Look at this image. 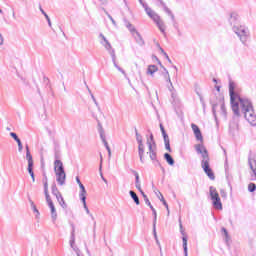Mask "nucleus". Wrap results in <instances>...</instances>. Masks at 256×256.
I'll return each mask as SVG.
<instances>
[{"label":"nucleus","instance_id":"f257e3e1","mask_svg":"<svg viewBox=\"0 0 256 256\" xmlns=\"http://www.w3.org/2000/svg\"><path fill=\"white\" fill-rule=\"evenodd\" d=\"M229 93H230V103L232 107V111L236 117L241 115L239 111V107L241 112L243 113L246 121L252 125V127L256 126V114L255 109H253V102L248 98H243L239 96V94L235 93V82H229Z\"/></svg>","mask_w":256,"mask_h":256},{"label":"nucleus","instance_id":"f03ea898","mask_svg":"<svg viewBox=\"0 0 256 256\" xmlns=\"http://www.w3.org/2000/svg\"><path fill=\"white\" fill-rule=\"evenodd\" d=\"M196 153L198 155H201L202 161H201V167L206 173V175L209 177L211 181H215V173H213V169H211V166L209 165V152L207 151V148L203 144H196L195 145Z\"/></svg>","mask_w":256,"mask_h":256},{"label":"nucleus","instance_id":"7ed1b4c3","mask_svg":"<svg viewBox=\"0 0 256 256\" xmlns=\"http://www.w3.org/2000/svg\"><path fill=\"white\" fill-rule=\"evenodd\" d=\"M233 33L237 35L242 45H247V41L251 38V32L249 28L244 25H234L232 27Z\"/></svg>","mask_w":256,"mask_h":256},{"label":"nucleus","instance_id":"20e7f679","mask_svg":"<svg viewBox=\"0 0 256 256\" xmlns=\"http://www.w3.org/2000/svg\"><path fill=\"white\" fill-rule=\"evenodd\" d=\"M54 171L58 185L63 186L67 179V174H65V167H63V162L61 160L56 159L54 161Z\"/></svg>","mask_w":256,"mask_h":256},{"label":"nucleus","instance_id":"39448f33","mask_svg":"<svg viewBox=\"0 0 256 256\" xmlns=\"http://www.w3.org/2000/svg\"><path fill=\"white\" fill-rule=\"evenodd\" d=\"M145 12L150 17L151 20L156 23L158 29L161 31V33H165V23L161 20V17L155 13L150 7L145 9Z\"/></svg>","mask_w":256,"mask_h":256},{"label":"nucleus","instance_id":"423d86ee","mask_svg":"<svg viewBox=\"0 0 256 256\" xmlns=\"http://www.w3.org/2000/svg\"><path fill=\"white\" fill-rule=\"evenodd\" d=\"M209 190L214 209H223V204L221 203V198L219 197L217 189L213 186H210Z\"/></svg>","mask_w":256,"mask_h":256},{"label":"nucleus","instance_id":"0eeeda50","mask_svg":"<svg viewBox=\"0 0 256 256\" xmlns=\"http://www.w3.org/2000/svg\"><path fill=\"white\" fill-rule=\"evenodd\" d=\"M26 160L28 161V173L33 181L35 183V172H33V155H31V151L29 150V144H26Z\"/></svg>","mask_w":256,"mask_h":256},{"label":"nucleus","instance_id":"6e6552de","mask_svg":"<svg viewBox=\"0 0 256 256\" xmlns=\"http://www.w3.org/2000/svg\"><path fill=\"white\" fill-rule=\"evenodd\" d=\"M99 38L103 40L100 43L101 45H103L106 51H108V53L111 55L112 61H115V59H117V56L115 55V49H113V46H111V43L109 42V40H107V38L105 37V35H103V33H100Z\"/></svg>","mask_w":256,"mask_h":256},{"label":"nucleus","instance_id":"1a4fd4ad","mask_svg":"<svg viewBox=\"0 0 256 256\" xmlns=\"http://www.w3.org/2000/svg\"><path fill=\"white\" fill-rule=\"evenodd\" d=\"M70 247L75 251L77 255L81 253V250L77 246H75V226L72 225V231H71V236H70Z\"/></svg>","mask_w":256,"mask_h":256},{"label":"nucleus","instance_id":"9d476101","mask_svg":"<svg viewBox=\"0 0 256 256\" xmlns=\"http://www.w3.org/2000/svg\"><path fill=\"white\" fill-rule=\"evenodd\" d=\"M46 202L48 203V207H50L52 221L55 223V221H57V210L55 209V204H53V200H51V198L46 199Z\"/></svg>","mask_w":256,"mask_h":256},{"label":"nucleus","instance_id":"9b49d317","mask_svg":"<svg viewBox=\"0 0 256 256\" xmlns=\"http://www.w3.org/2000/svg\"><path fill=\"white\" fill-rule=\"evenodd\" d=\"M149 135H146L147 141L146 144L148 145V149L154 148L157 149V144L155 143V138L153 136V133L151 132V130H148Z\"/></svg>","mask_w":256,"mask_h":256},{"label":"nucleus","instance_id":"f8f14e48","mask_svg":"<svg viewBox=\"0 0 256 256\" xmlns=\"http://www.w3.org/2000/svg\"><path fill=\"white\" fill-rule=\"evenodd\" d=\"M154 59L157 61L158 65H160V67H162V69H164V71H166V79H167L168 83H170L169 91H173L174 87H173V83L171 82V77L169 76V71H167V68L163 67L161 60H159V58L157 56H154Z\"/></svg>","mask_w":256,"mask_h":256},{"label":"nucleus","instance_id":"ddd939ff","mask_svg":"<svg viewBox=\"0 0 256 256\" xmlns=\"http://www.w3.org/2000/svg\"><path fill=\"white\" fill-rule=\"evenodd\" d=\"M191 127L197 141L203 143V134L201 133V129H199V126H197L196 124H191Z\"/></svg>","mask_w":256,"mask_h":256},{"label":"nucleus","instance_id":"4468645a","mask_svg":"<svg viewBox=\"0 0 256 256\" xmlns=\"http://www.w3.org/2000/svg\"><path fill=\"white\" fill-rule=\"evenodd\" d=\"M99 133H100L101 141L103 142L104 146L106 147L109 157H111V148L109 147V143H107V139L105 138V132L103 131V128L99 129Z\"/></svg>","mask_w":256,"mask_h":256},{"label":"nucleus","instance_id":"2eb2a0df","mask_svg":"<svg viewBox=\"0 0 256 256\" xmlns=\"http://www.w3.org/2000/svg\"><path fill=\"white\" fill-rule=\"evenodd\" d=\"M162 137L164 139V145H165L166 151H169V153H171V142L169 140V135L167 134V132L163 131Z\"/></svg>","mask_w":256,"mask_h":256},{"label":"nucleus","instance_id":"dca6fc26","mask_svg":"<svg viewBox=\"0 0 256 256\" xmlns=\"http://www.w3.org/2000/svg\"><path fill=\"white\" fill-rule=\"evenodd\" d=\"M132 37H134L136 43L140 45V47H143V45H145V40H143V36H141V33H139L138 31H136V33H134Z\"/></svg>","mask_w":256,"mask_h":256},{"label":"nucleus","instance_id":"f3484780","mask_svg":"<svg viewBox=\"0 0 256 256\" xmlns=\"http://www.w3.org/2000/svg\"><path fill=\"white\" fill-rule=\"evenodd\" d=\"M138 155L140 157V163H145V159L143 158L145 155V144H138Z\"/></svg>","mask_w":256,"mask_h":256},{"label":"nucleus","instance_id":"a211bd4d","mask_svg":"<svg viewBox=\"0 0 256 256\" xmlns=\"http://www.w3.org/2000/svg\"><path fill=\"white\" fill-rule=\"evenodd\" d=\"M150 209L152 211V215H153V235L156 236V233H155V228H157V210H155V207L153 206H150Z\"/></svg>","mask_w":256,"mask_h":256},{"label":"nucleus","instance_id":"6ab92c4d","mask_svg":"<svg viewBox=\"0 0 256 256\" xmlns=\"http://www.w3.org/2000/svg\"><path fill=\"white\" fill-rule=\"evenodd\" d=\"M230 25L233 27L234 25H237L239 23V15L235 12L230 14V19H229Z\"/></svg>","mask_w":256,"mask_h":256},{"label":"nucleus","instance_id":"aec40b11","mask_svg":"<svg viewBox=\"0 0 256 256\" xmlns=\"http://www.w3.org/2000/svg\"><path fill=\"white\" fill-rule=\"evenodd\" d=\"M248 163L250 165V169L252 170V173L255 178L252 179V181L256 180V160L249 158Z\"/></svg>","mask_w":256,"mask_h":256},{"label":"nucleus","instance_id":"412c9836","mask_svg":"<svg viewBox=\"0 0 256 256\" xmlns=\"http://www.w3.org/2000/svg\"><path fill=\"white\" fill-rule=\"evenodd\" d=\"M79 187H80L79 198L81 201H85V199H87V190L85 189V186L83 184H79Z\"/></svg>","mask_w":256,"mask_h":256},{"label":"nucleus","instance_id":"4be33fe9","mask_svg":"<svg viewBox=\"0 0 256 256\" xmlns=\"http://www.w3.org/2000/svg\"><path fill=\"white\" fill-rule=\"evenodd\" d=\"M124 25H125V27L128 28L131 35H135V33L137 32V29L134 28L133 24H131V22H129V20L124 19Z\"/></svg>","mask_w":256,"mask_h":256},{"label":"nucleus","instance_id":"5701e85b","mask_svg":"<svg viewBox=\"0 0 256 256\" xmlns=\"http://www.w3.org/2000/svg\"><path fill=\"white\" fill-rule=\"evenodd\" d=\"M134 177H135V187L141 193L143 189H141V181L139 180V173H137V171H134Z\"/></svg>","mask_w":256,"mask_h":256},{"label":"nucleus","instance_id":"b1692460","mask_svg":"<svg viewBox=\"0 0 256 256\" xmlns=\"http://www.w3.org/2000/svg\"><path fill=\"white\" fill-rule=\"evenodd\" d=\"M148 153L151 161H155L157 159V148H148Z\"/></svg>","mask_w":256,"mask_h":256},{"label":"nucleus","instance_id":"393cba45","mask_svg":"<svg viewBox=\"0 0 256 256\" xmlns=\"http://www.w3.org/2000/svg\"><path fill=\"white\" fill-rule=\"evenodd\" d=\"M56 199L62 209H67V203H65V199L63 198V195L56 196Z\"/></svg>","mask_w":256,"mask_h":256},{"label":"nucleus","instance_id":"a878e982","mask_svg":"<svg viewBox=\"0 0 256 256\" xmlns=\"http://www.w3.org/2000/svg\"><path fill=\"white\" fill-rule=\"evenodd\" d=\"M102 169H103V154L100 153V166H99L100 176H101L102 181H104V183L107 184V180H106L105 176H103Z\"/></svg>","mask_w":256,"mask_h":256},{"label":"nucleus","instance_id":"bb28decb","mask_svg":"<svg viewBox=\"0 0 256 256\" xmlns=\"http://www.w3.org/2000/svg\"><path fill=\"white\" fill-rule=\"evenodd\" d=\"M164 159L168 163V165H171V166L175 165V160L173 159V156H171V154L165 153Z\"/></svg>","mask_w":256,"mask_h":256},{"label":"nucleus","instance_id":"cd10ccee","mask_svg":"<svg viewBox=\"0 0 256 256\" xmlns=\"http://www.w3.org/2000/svg\"><path fill=\"white\" fill-rule=\"evenodd\" d=\"M129 195L133 199V201L136 205H140L141 202L139 201V196H137V193H135V191L130 190Z\"/></svg>","mask_w":256,"mask_h":256},{"label":"nucleus","instance_id":"c85d7f7f","mask_svg":"<svg viewBox=\"0 0 256 256\" xmlns=\"http://www.w3.org/2000/svg\"><path fill=\"white\" fill-rule=\"evenodd\" d=\"M83 203V207L87 213V215H89V217H91L92 221H95V217L93 216V214H91V211H89V207H87V199L81 200Z\"/></svg>","mask_w":256,"mask_h":256},{"label":"nucleus","instance_id":"c756f323","mask_svg":"<svg viewBox=\"0 0 256 256\" xmlns=\"http://www.w3.org/2000/svg\"><path fill=\"white\" fill-rule=\"evenodd\" d=\"M28 201L31 205L32 211L36 214V217H39V215H41V213H39V210L37 209V206L35 205V202H33V200H31V198H28Z\"/></svg>","mask_w":256,"mask_h":256},{"label":"nucleus","instance_id":"7c9ffc66","mask_svg":"<svg viewBox=\"0 0 256 256\" xmlns=\"http://www.w3.org/2000/svg\"><path fill=\"white\" fill-rule=\"evenodd\" d=\"M157 197L158 199H160L161 203H163L164 207L167 209L169 213V204H167V201L165 200V197H163V194L161 192H158Z\"/></svg>","mask_w":256,"mask_h":256},{"label":"nucleus","instance_id":"2f4dec72","mask_svg":"<svg viewBox=\"0 0 256 256\" xmlns=\"http://www.w3.org/2000/svg\"><path fill=\"white\" fill-rule=\"evenodd\" d=\"M157 71H159V68L156 65H149L148 66L147 73L149 75H153V74L157 73Z\"/></svg>","mask_w":256,"mask_h":256},{"label":"nucleus","instance_id":"473e14b6","mask_svg":"<svg viewBox=\"0 0 256 256\" xmlns=\"http://www.w3.org/2000/svg\"><path fill=\"white\" fill-rule=\"evenodd\" d=\"M114 67L120 72L122 73V75H124V77H126L127 79V73L125 72V70H123V68H121L119 65H117V59H114V61H112Z\"/></svg>","mask_w":256,"mask_h":256},{"label":"nucleus","instance_id":"72a5a7b5","mask_svg":"<svg viewBox=\"0 0 256 256\" xmlns=\"http://www.w3.org/2000/svg\"><path fill=\"white\" fill-rule=\"evenodd\" d=\"M39 9L42 15H44L45 19L47 20L49 27H51V18H49V15L47 14V12H45V10H43V7L41 5H39Z\"/></svg>","mask_w":256,"mask_h":256},{"label":"nucleus","instance_id":"f704fd0d","mask_svg":"<svg viewBox=\"0 0 256 256\" xmlns=\"http://www.w3.org/2000/svg\"><path fill=\"white\" fill-rule=\"evenodd\" d=\"M51 191H52V195H54V197H58L59 195H61V192H59V189L57 188V184H52L51 186Z\"/></svg>","mask_w":256,"mask_h":256},{"label":"nucleus","instance_id":"c9c22d12","mask_svg":"<svg viewBox=\"0 0 256 256\" xmlns=\"http://www.w3.org/2000/svg\"><path fill=\"white\" fill-rule=\"evenodd\" d=\"M44 184V195L46 199H51V196L49 195V182H43Z\"/></svg>","mask_w":256,"mask_h":256},{"label":"nucleus","instance_id":"e433bc0d","mask_svg":"<svg viewBox=\"0 0 256 256\" xmlns=\"http://www.w3.org/2000/svg\"><path fill=\"white\" fill-rule=\"evenodd\" d=\"M182 242H183L184 256H189L188 249H187V236L182 237Z\"/></svg>","mask_w":256,"mask_h":256},{"label":"nucleus","instance_id":"4c0bfd02","mask_svg":"<svg viewBox=\"0 0 256 256\" xmlns=\"http://www.w3.org/2000/svg\"><path fill=\"white\" fill-rule=\"evenodd\" d=\"M135 135H136V141H137L138 145H142L143 144V136L141 134H139V131L137 130V128H135Z\"/></svg>","mask_w":256,"mask_h":256},{"label":"nucleus","instance_id":"58836bf2","mask_svg":"<svg viewBox=\"0 0 256 256\" xmlns=\"http://www.w3.org/2000/svg\"><path fill=\"white\" fill-rule=\"evenodd\" d=\"M165 13H167V15L171 16L172 21H175V15H173V12H171V10L167 7V4H164V6H162Z\"/></svg>","mask_w":256,"mask_h":256},{"label":"nucleus","instance_id":"ea45409f","mask_svg":"<svg viewBox=\"0 0 256 256\" xmlns=\"http://www.w3.org/2000/svg\"><path fill=\"white\" fill-rule=\"evenodd\" d=\"M140 193H141V195H142V197H143V199H144L146 205H147L148 207H150V208L153 207V205L151 204V201H149V198L145 195V192H144V191H141Z\"/></svg>","mask_w":256,"mask_h":256},{"label":"nucleus","instance_id":"a19ab883","mask_svg":"<svg viewBox=\"0 0 256 256\" xmlns=\"http://www.w3.org/2000/svg\"><path fill=\"white\" fill-rule=\"evenodd\" d=\"M220 110L222 115H227V108H225V102L220 101Z\"/></svg>","mask_w":256,"mask_h":256},{"label":"nucleus","instance_id":"79ce46f5","mask_svg":"<svg viewBox=\"0 0 256 256\" xmlns=\"http://www.w3.org/2000/svg\"><path fill=\"white\" fill-rule=\"evenodd\" d=\"M248 191H249V193H255V191H256V184L253 183V182L249 183L248 184Z\"/></svg>","mask_w":256,"mask_h":256},{"label":"nucleus","instance_id":"37998d69","mask_svg":"<svg viewBox=\"0 0 256 256\" xmlns=\"http://www.w3.org/2000/svg\"><path fill=\"white\" fill-rule=\"evenodd\" d=\"M152 163L155 167H160V169H162V171L165 172V168L161 165V162L159 161V159L152 160Z\"/></svg>","mask_w":256,"mask_h":256},{"label":"nucleus","instance_id":"c03bdc74","mask_svg":"<svg viewBox=\"0 0 256 256\" xmlns=\"http://www.w3.org/2000/svg\"><path fill=\"white\" fill-rule=\"evenodd\" d=\"M212 113L215 121H217V104H212Z\"/></svg>","mask_w":256,"mask_h":256},{"label":"nucleus","instance_id":"a18cd8bd","mask_svg":"<svg viewBox=\"0 0 256 256\" xmlns=\"http://www.w3.org/2000/svg\"><path fill=\"white\" fill-rule=\"evenodd\" d=\"M179 227L181 235L185 236V229H183V222H181V218H179Z\"/></svg>","mask_w":256,"mask_h":256},{"label":"nucleus","instance_id":"49530a36","mask_svg":"<svg viewBox=\"0 0 256 256\" xmlns=\"http://www.w3.org/2000/svg\"><path fill=\"white\" fill-rule=\"evenodd\" d=\"M10 137H12V139H14V141L19 139V136H17V133H15V132H10Z\"/></svg>","mask_w":256,"mask_h":256},{"label":"nucleus","instance_id":"de8ad7c7","mask_svg":"<svg viewBox=\"0 0 256 256\" xmlns=\"http://www.w3.org/2000/svg\"><path fill=\"white\" fill-rule=\"evenodd\" d=\"M140 5H142V7L146 10L149 8V6L147 5V3L143 2V0H138Z\"/></svg>","mask_w":256,"mask_h":256},{"label":"nucleus","instance_id":"09e8293b","mask_svg":"<svg viewBox=\"0 0 256 256\" xmlns=\"http://www.w3.org/2000/svg\"><path fill=\"white\" fill-rule=\"evenodd\" d=\"M222 233H224L227 241V239H229V232L225 228H222Z\"/></svg>","mask_w":256,"mask_h":256},{"label":"nucleus","instance_id":"8fccbe9b","mask_svg":"<svg viewBox=\"0 0 256 256\" xmlns=\"http://www.w3.org/2000/svg\"><path fill=\"white\" fill-rule=\"evenodd\" d=\"M88 91H89V94H90V97H91L93 103H94L95 101H97V99L95 98V95H93V93L91 92V89L88 88Z\"/></svg>","mask_w":256,"mask_h":256},{"label":"nucleus","instance_id":"3c124183","mask_svg":"<svg viewBox=\"0 0 256 256\" xmlns=\"http://www.w3.org/2000/svg\"><path fill=\"white\" fill-rule=\"evenodd\" d=\"M155 233H156V236L154 235L155 241H156L157 245H159V247H161V243H159V238L157 237V228H155Z\"/></svg>","mask_w":256,"mask_h":256},{"label":"nucleus","instance_id":"603ef678","mask_svg":"<svg viewBox=\"0 0 256 256\" xmlns=\"http://www.w3.org/2000/svg\"><path fill=\"white\" fill-rule=\"evenodd\" d=\"M107 16L114 25H117V22H115V19H113V16H111V14L107 13Z\"/></svg>","mask_w":256,"mask_h":256},{"label":"nucleus","instance_id":"864d4df0","mask_svg":"<svg viewBox=\"0 0 256 256\" xmlns=\"http://www.w3.org/2000/svg\"><path fill=\"white\" fill-rule=\"evenodd\" d=\"M43 183H48V178H47V174L44 172L43 173V179H42Z\"/></svg>","mask_w":256,"mask_h":256},{"label":"nucleus","instance_id":"5fc2aeb1","mask_svg":"<svg viewBox=\"0 0 256 256\" xmlns=\"http://www.w3.org/2000/svg\"><path fill=\"white\" fill-rule=\"evenodd\" d=\"M157 3H159V5H161V7H165V2L163 0H156Z\"/></svg>","mask_w":256,"mask_h":256},{"label":"nucleus","instance_id":"6e6d98bb","mask_svg":"<svg viewBox=\"0 0 256 256\" xmlns=\"http://www.w3.org/2000/svg\"><path fill=\"white\" fill-rule=\"evenodd\" d=\"M158 48H159L160 52L162 53V55H164V53H166L165 50L163 48H161V46L159 44H158Z\"/></svg>","mask_w":256,"mask_h":256},{"label":"nucleus","instance_id":"4d7b16f0","mask_svg":"<svg viewBox=\"0 0 256 256\" xmlns=\"http://www.w3.org/2000/svg\"><path fill=\"white\" fill-rule=\"evenodd\" d=\"M160 131H161L162 134H163V131L166 132L165 127H163V124H160Z\"/></svg>","mask_w":256,"mask_h":256},{"label":"nucleus","instance_id":"13d9d810","mask_svg":"<svg viewBox=\"0 0 256 256\" xmlns=\"http://www.w3.org/2000/svg\"><path fill=\"white\" fill-rule=\"evenodd\" d=\"M76 183H78V185H81V179H79V176L76 177Z\"/></svg>","mask_w":256,"mask_h":256},{"label":"nucleus","instance_id":"bf43d9fd","mask_svg":"<svg viewBox=\"0 0 256 256\" xmlns=\"http://www.w3.org/2000/svg\"><path fill=\"white\" fill-rule=\"evenodd\" d=\"M95 229H97V222L94 221V226H93V233L95 235Z\"/></svg>","mask_w":256,"mask_h":256},{"label":"nucleus","instance_id":"052dcab7","mask_svg":"<svg viewBox=\"0 0 256 256\" xmlns=\"http://www.w3.org/2000/svg\"><path fill=\"white\" fill-rule=\"evenodd\" d=\"M18 151H19V153H21L23 151V145L22 146H18Z\"/></svg>","mask_w":256,"mask_h":256},{"label":"nucleus","instance_id":"680f3d73","mask_svg":"<svg viewBox=\"0 0 256 256\" xmlns=\"http://www.w3.org/2000/svg\"><path fill=\"white\" fill-rule=\"evenodd\" d=\"M15 141H16L17 145H19V143H21V139L20 138L16 139Z\"/></svg>","mask_w":256,"mask_h":256},{"label":"nucleus","instance_id":"e2e57ef3","mask_svg":"<svg viewBox=\"0 0 256 256\" xmlns=\"http://www.w3.org/2000/svg\"><path fill=\"white\" fill-rule=\"evenodd\" d=\"M94 104H95L96 107H98V109H99V102H97V100L94 101Z\"/></svg>","mask_w":256,"mask_h":256},{"label":"nucleus","instance_id":"0e129e2a","mask_svg":"<svg viewBox=\"0 0 256 256\" xmlns=\"http://www.w3.org/2000/svg\"><path fill=\"white\" fill-rule=\"evenodd\" d=\"M163 55H164V57H166V59H169V55L167 54V52L164 53Z\"/></svg>","mask_w":256,"mask_h":256},{"label":"nucleus","instance_id":"69168bd1","mask_svg":"<svg viewBox=\"0 0 256 256\" xmlns=\"http://www.w3.org/2000/svg\"><path fill=\"white\" fill-rule=\"evenodd\" d=\"M13 19H17V16L15 15V12L12 14Z\"/></svg>","mask_w":256,"mask_h":256},{"label":"nucleus","instance_id":"338daca9","mask_svg":"<svg viewBox=\"0 0 256 256\" xmlns=\"http://www.w3.org/2000/svg\"><path fill=\"white\" fill-rule=\"evenodd\" d=\"M166 59H167L168 62L173 63V62L171 61V58H169V56H168V58H166Z\"/></svg>","mask_w":256,"mask_h":256},{"label":"nucleus","instance_id":"774afa93","mask_svg":"<svg viewBox=\"0 0 256 256\" xmlns=\"http://www.w3.org/2000/svg\"><path fill=\"white\" fill-rule=\"evenodd\" d=\"M217 91H221V87L217 86L216 87Z\"/></svg>","mask_w":256,"mask_h":256}]
</instances>
